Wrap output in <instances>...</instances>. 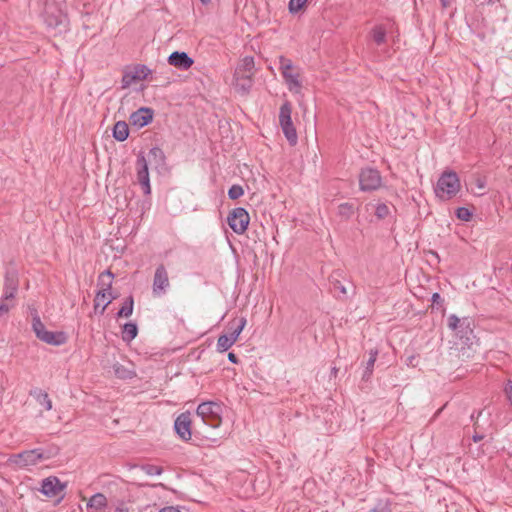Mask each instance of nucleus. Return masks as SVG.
Wrapping results in <instances>:
<instances>
[{
	"label": "nucleus",
	"mask_w": 512,
	"mask_h": 512,
	"mask_svg": "<svg viewBox=\"0 0 512 512\" xmlns=\"http://www.w3.org/2000/svg\"><path fill=\"white\" fill-rule=\"evenodd\" d=\"M255 62L252 56H245L235 68L231 85L242 94L248 93L253 85Z\"/></svg>",
	"instance_id": "obj_1"
},
{
	"label": "nucleus",
	"mask_w": 512,
	"mask_h": 512,
	"mask_svg": "<svg viewBox=\"0 0 512 512\" xmlns=\"http://www.w3.org/2000/svg\"><path fill=\"white\" fill-rule=\"evenodd\" d=\"M461 189V183L458 175L454 171H444L434 188L437 198L447 201L455 197Z\"/></svg>",
	"instance_id": "obj_2"
},
{
	"label": "nucleus",
	"mask_w": 512,
	"mask_h": 512,
	"mask_svg": "<svg viewBox=\"0 0 512 512\" xmlns=\"http://www.w3.org/2000/svg\"><path fill=\"white\" fill-rule=\"evenodd\" d=\"M112 282L113 274L109 270H106L99 275L98 285L100 286V289L97 291L94 300L95 312L103 314L106 307L115 298L111 292Z\"/></svg>",
	"instance_id": "obj_3"
},
{
	"label": "nucleus",
	"mask_w": 512,
	"mask_h": 512,
	"mask_svg": "<svg viewBox=\"0 0 512 512\" xmlns=\"http://www.w3.org/2000/svg\"><path fill=\"white\" fill-rule=\"evenodd\" d=\"M279 69L288 90L295 95L301 94V73L299 69L293 65V62L285 56H280Z\"/></svg>",
	"instance_id": "obj_4"
},
{
	"label": "nucleus",
	"mask_w": 512,
	"mask_h": 512,
	"mask_svg": "<svg viewBox=\"0 0 512 512\" xmlns=\"http://www.w3.org/2000/svg\"><path fill=\"white\" fill-rule=\"evenodd\" d=\"M196 414L205 425L219 428L222 423L223 406L215 401L202 402L198 405Z\"/></svg>",
	"instance_id": "obj_5"
},
{
	"label": "nucleus",
	"mask_w": 512,
	"mask_h": 512,
	"mask_svg": "<svg viewBox=\"0 0 512 512\" xmlns=\"http://www.w3.org/2000/svg\"><path fill=\"white\" fill-rule=\"evenodd\" d=\"M32 330L40 341L49 345L60 346L67 340L64 332L48 331L36 312L32 319Z\"/></svg>",
	"instance_id": "obj_6"
},
{
	"label": "nucleus",
	"mask_w": 512,
	"mask_h": 512,
	"mask_svg": "<svg viewBox=\"0 0 512 512\" xmlns=\"http://www.w3.org/2000/svg\"><path fill=\"white\" fill-rule=\"evenodd\" d=\"M292 106L288 101H285L279 111V123L281 129L291 145H295L297 143V132L293 125L292 118Z\"/></svg>",
	"instance_id": "obj_7"
},
{
	"label": "nucleus",
	"mask_w": 512,
	"mask_h": 512,
	"mask_svg": "<svg viewBox=\"0 0 512 512\" xmlns=\"http://www.w3.org/2000/svg\"><path fill=\"white\" fill-rule=\"evenodd\" d=\"M246 318L241 317L237 324L232 322L231 324V332L229 334H222L219 336L217 340V350L219 352H225L230 349L234 343L237 341L239 335L243 331L246 326Z\"/></svg>",
	"instance_id": "obj_8"
},
{
	"label": "nucleus",
	"mask_w": 512,
	"mask_h": 512,
	"mask_svg": "<svg viewBox=\"0 0 512 512\" xmlns=\"http://www.w3.org/2000/svg\"><path fill=\"white\" fill-rule=\"evenodd\" d=\"M227 222L233 232L238 235H242L247 230L250 222V216L246 209L237 207L229 212Z\"/></svg>",
	"instance_id": "obj_9"
},
{
	"label": "nucleus",
	"mask_w": 512,
	"mask_h": 512,
	"mask_svg": "<svg viewBox=\"0 0 512 512\" xmlns=\"http://www.w3.org/2000/svg\"><path fill=\"white\" fill-rule=\"evenodd\" d=\"M42 459V450L33 449L11 455L9 458V462L13 465H16L19 468H26L38 464Z\"/></svg>",
	"instance_id": "obj_10"
},
{
	"label": "nucleus",
	"mask_w": 512,
	"mask_h": 512,
	"mask_svg": "<svg viewBox=\"0 0 512 512\" xmlns=\"http://www.w3.org/2000/svg\"><path fill=\"white\" fill-rule=\"evenodd\" d=\"M380 173L373 168H365L359 175V184L362 191H373L381 186Z\"/></svg>",
	"instance_id": "obj_11"
},
{
	"label": "nucleus",
	"mask_w": 512,
	"mask_h": 512,
	"mask_svg": "<svg viewBox=\"0 0 512 512\" xmlns=\"http://www.w3.org/2000/svg\"><path fill=\"white\" fill-rule=\"evenodd\" d=\"M151 74V70L146 65H136L127 69L122 77V88H129L131 85L146 79Z\"/></svg>",
	"instance_id": "obj_12"
},
{
	"label": "nucleus",
	"mask_w": 512,
	"mask_h": 512,
	"mask_svg": "<svg viewBox=\"0 0 512 512\" xmlns=\"http://www.w3.org/2000/svg\"><path fill=\"white\" fill-rule=\"evenodd\" d=\"M136 172H137V180L141 185V188L145 195L151 194V185H150V177L148 170V163L143 154H139L136 160Z\"/></svg>",
	"instance_id": "obj_13"
},
{
	"label": "nucleus",
	"mask_w": 512,
	"mask_h": 512,
	"mask_svg": "<svg viewBox=\"0 0 512 512\" xmlns=\"http://www.w3.org/2000/svg\"><path fill=\"white\" fill-rule=\"evenodd\" d=\"M168 273L163 265L156 268L153 279V294L155 296H162L166 293L169 287Z\"/></svg>",
	"instance_id": "obj_14"
},
{
	"label": "nucleus",
	"mask_w": 512,
	"mask_h": 512,
	"mask_svg": "<svg viewBox=\"0 0 512 512\" xmlns=\"http://www.w3.org/2000/svg\"><path fill=\"white\" fill-rule=\"evenodd\" d=\"M174 429L178 436L185 441L191 439V418L189 413H181L175 420Z\"/></svg>",
	"instance_id": "obj_15"
},
{
	"label": "nucleus",
	"mask_w": 512,
	"mask_h": 512,
	"mask_svg": "<svg viewBox=\"0 0 512 512\" xmlns=\"http://www.w3.org/2000/svg\"><path fill=\"white\" fill-rule=\"evenodd\" d=\"M44 20L49 27L59 28L66 27L67 18L60 10L52 9L49 6L45 7Z\"/></svg>",
	"instance_id": "obj_16"
},
{
	"label": "nucleus",
	"mask_w": 512,
	"mask_h": 512,
	"mask_svg": "<svg viewBox=\"0 0 512 512\" xmlns=\"http://www.w3.org/2000/svg\"><path fill=\"white\" fill-rule=\"evenodd\" d=\"M18 290V275L14 270H9L5 274L3 299L11 300L15 297Z\"/></svg>",
	"instance_id": "obj_17"
},
{
	"label": "nucleus",
	"mask_w": 512,
	"mask_h": 512,
	"mask_svg": "<svg viewBox=\"0 0 512 512\" xmlns=\"http://www.w3.org/2000/svg\"><path fill=\"white\" fill-rule=\"evenodd\" d=\"M65 486L56 477H48L42 481L40 491L48 497H56L63 490Z\"/></svg>",
	"instance_id": "obj_18"
},
{
	"label": "nucleus",
	"mask_w": 512,
	"mask_h": 512,
	"mask_svg": "<svg viewBox=\"0 0 512 512\" xmlns=\"http://www.w3.org/2000/svg\"><path fill=\"white\" fill-rule=\"evenodd\" d=\"M168 63L178 69L188 70L194 60L186 52L175 51L169 55Z\"/></svg>",
	"instance_id": "obj_19"
},
{
	"label": "nucleus",
	"mask_w": 512,
	"mask_h": 512,
	"mask_svg": "<svg viewBox=\"0 0 512 512\" xmlns=\"http://www.w3.org/2000/svg\"><path fill=\"white\" fill-rule=\"evenodd\" d=\"M153 119V111L150 108L142 107L133 112L130 116V122L133 126L142 128L148 125Z\"/></svg>",
	"instance_id": "obj_20"
},
{
	"label": "nucleus",
	"mask_w": 512,
	"mask_h": 512,
	"mask_svg": "<svg viewBox=\"0 0 512 512\" xmlns=\"http://www.w3.org/2000/svg\"><path fill=\"white\" fill-rule=\"evenodd\" d=\"M465 326V331H459L461 333V338H466L469 340L468 334H471L473 330L470 327V320L468 318H464L460 320L456 315L452 314L448 317V327L455 331L458 327Z\"/></svg>",
	"instance_id": "obj_21"
},
{
	"label": "nucleus",
	"mask_w": 512,
	"mask_h": 512,
	"mask_svg": "<svg viewBox=\"0 0 512 512\" xmlns=\"http://www.w3.org/2000/svg\"><path fill=\"white\" fill-rule=\"evenodd\" d=\"M108 507V500L102 493H96L87 502V508L98 512Z\"/></svg>",
	"instance_id": "obj_22"
},
{
	"label": "nucleus",
	"mask_w": 512,
	"mask_h": 512,
	"mask_svg": "<svg viewBox=\"0 0 512 512\" xmlns=\"http://www.w3.org/2000/svg\"><path fill=\"white\" fill-rule=\"evenodd\" d=\"M30 394L36 399V401L45 408V410L50 411L52 409V401L49 398L47 392L42 389H34L30 392Z\"/></svg>",
	"instance_id": "obj_23"
},
{
	"label": "nucleus",
	"mask_w": 512,
	"mask_h": 512,
	"mask_svg": "<svg viewBox=\"0 0 512 512\" xmlns=\"http://www.w3.org/2000/svg\"><path fill=\"white\" fill-rule=\"evenodd\" d=\"M129 136V128L126 122L118 121L113 128V137L117 141H125Z\"/></svg>",
	"instance_id": "obj_24"
},
{
	"label": "nucleus",
	"mask_w": 512,
	"mask_h": 512,
	"mask_svg": "<svg viewBox=\"0 0 512 512\" xmlns=\"http://www.w3.org/2000/svg\"><path fill=\"white\" fill-rule=\"evenodd\" d=\"M137 333H138V329H137V325L135 323H132V322L126 323L123 326L122 339L124 341H131L137 336Z\"/></svg>",
	"instance_id": "obj_25"
},
{
	"label": "nucleus",
	"mask_w": 512,
	"mask_h": 512,
	"mask_svg": "<svg viewBox=\"0 0 512 512\" xmlns=\"http://www.w3.org/2000/svg\"><path fill=\"white\" fill-rule=\"evenodd\" d=\"M133 305H134L133 298L128 297L124 301L120 310L118 311V313H117L118 317H125V318L130 317L133 313Z\"/></svg>",
	"instance_id": "obj_26"
},
{
	"label": "nucleus",
	"mask_w": 512,
	"mask_h": 512,
	"mask_svg": "<svg viewBox=\"0 0 512 512\" xmlns=\"http://www.w3.org/2000/svg\"><path fill=\"white\" fill-rule=\"evenodd\" d=\"M354 211H355V207L352 203L345 202V203H341L338 206V215L345 219H349L350 217H352V215L354 214Z\"/></svg>",
	"instance_id": "obj_27"
},
{
	"label": "nucleus",
	"mask_w": 512,
	"mask_h": 512,
	"mask_svg": "<svg viewBox=\"0 0 512 512\" xmlns=\"http://www.w3.org/2000/svg\"><path fill=\"white\" fill-rule=\"evenodd\" d=\"M372 38L377 45L383 44L386 39V30L381 25L374 27Z\"/></svg>",
	"instance_id": "obj_28"
},
{
	"label": "nucleus",
	"mask_w": 512,
	"mask_h": 512,
	"mask_svg": "<svg viewBox=\"0 0 512 512\" xmlns=\"http://www.w3.org/2000/svg\"><path fill=\"white\" fill-rule=\"evenodd\" d=\"M114 372L118 378L131 379L135 376V373L122 365H114Z\"/></svg>",
	"instance_id": "obj_29"
},
{
	"label": "nucleus",
	"mask_w": 512,
	"mask_h": 512,
	"mask_svg": "<svg viewBox=\"0 0 512 512\" xmlns=\"http://www.w3.org/2000/svg\"><path fill=\"white\" fill-rule=\"evenodd\" d=\"M141 470L149 476H158L163 473V468L154 464H144L141 466Z\"/></svg>",
	"instance_id": "obj_30"
},
{
	"label": "nucleus",
	"mask_w": 512,
	"mask_h": 512,
	"mask_svg": "<svg viewBox=\"0 0 512 512\" xmlns=\"http://www.w3.org/2000/svg\"><path fill=\"white\" fill-rule=\"evenodd\" d=\"M244 194V190L240 185H232L228 190V196L230 199H238Z\"/></svg>",
	"instance_id": "obj_31"
},
{
	"label": "nucleus",
	"mask_w": 512,
	"mask_h": 512,
	"mask_svg": "<svg viewBox=\"0 0 512 512\" xmlns=\"http://www.w3.org/2000/svg\"><path fill=\"white\" fill-rule=\"evenodd\" d=\"M308 0H290L289 1V11L291 13H297L302 9V7L306 4Z\"/></svg>",
	"instance_id": "obj_32"
},
{
	"label": "nucleus",
	"mask_w": 512,
	"mask_h": 512,
	"mask_svg": "<svg viewBox=\"0 0 512 512\" xmlns=\"http://www.w3.org/2000/svg\"><path fill=\"white\" fill-rule=\"evenodd\" d=\"M456 216L460 220L469 221L472 217V212L466 207H460L456 211Z\"/></svg>",
	"instance_id": "obj_33"
},
{
	"label": "nucleus",
	"mask_w": 512,
	"mask_h": 512,
	"mask_svg": "<svg viewBox=\"0 0 512 512\" xmlns=\"http://www.w3.org/2000/svg\"><path fill=\"white\" fill-rule=\"evenodd\" d=\"M375 214L379 219H383L389 215V208L384 203H379L376 206Z\"/></svg>",
	"instance_id": "obj_34"
},
{
	"label": "nucleus",
	"mask_w": 512,
	"mask_h": 512,
	"mask_svg": "<svg viewBox=\"0 0 512 512\" xmlns=\"http://www.w3.org/2000/svg\"><path fill=\"white\" fill-rule=\"evenodd\" d=\"M369 512H391L390 504L388 501L381 500Z\"/></svg>",
	"instance_id": "obj_35"
},
{
	"label": "nucleus",
	"mask_w": 512,
	"mask_h": 512,
	"mask_svg": "<svg viewBox=\"0 0 512 512\" xmlns=\"http://www.w3.org/2000/svg\"><path fill=\"white\" fill-rule=\"evenodd\" d=\"M106 512H129V510L124 502L118 501L116 504L112 505Z\"/></svg>",
	"instance_id": "obj_36"
},
{
	"label": "nucleus",
	"mask_w": 512,
	"mask_h": 512,
	"mask_svg": "<svg viewBox=\"0 0 512 512\" xmlns=\"http://www.w3.org/2000/svg\"><path fill=\"white\" fill-rule=\"evenodd\" d=\"M7 300H4L3 297L1 298L0 302V316L7 313L10 310V305L6 303Z\"/></svg>",
	"instance_id": "obj_37"
},
{
	"label": "nucleus",
	"mask_w": 512,
	"mask_h": 512,
	"mask_svg": "<svg viewBox=\"0 0 512 512\" xmlns=\"http://www.w3.org/2000/svg\"><path fill=\"white\" fill-rule=\"evenodd\" d=\"M505 393L510 402V405L512 406V381H509L508 384L506 385Z\"/></svg>",
	"instance_id": "obj_38"
},
{
	"label": "nucleus",
	"mask_w": 512,
	"mask_h": 512,
	"mask_svg": "<svg viewBox=\"0 0 512 512\" xmlns=\"http://www.w3.org/2000/svg\"><path fill=\"white\" fill-rule=\"evenodd\" d=\"M375 362L376 361H374V359H368L364 376L370 375L372 373Z\"/></svg>",
	"instance_id": "obj_39"
},
{
	"label": "nucleus",
	"mask_w": 512,
	"mask_h": 512,
	"mask_svg": "<svg viewBox=\"0 0 512 512\" xmlns=\"http://www.w3.org/2000/svg\"><path fill=\"white\" fill-rule=\"evenodd\" d=\"M228 360H229L231 363H233V364H237V363H238V358H237V356H236L234 353H232V352H230V353L228 354Z\"/></svg>",
	"instance_id": "obj_40"
},
{
	"label": "nucleus",
	"mask_w": 512,
	"mask_h": 512,
	"mask_svg": "<svg viewBox=\"0 0 512 512\" xmlns=\"http://www.w3.org/2000/svg\"><path fill=\"white\" fill-rule=\"evenodd\" d=\"M159 512H181V511L175 507H165V508L161 509Z\"/></svg>",
	"instance_id": "obj_41"
},
{
	"label": "nucleus",
	"mask_w": 512,
	"mask_h": 512,
	"mask_svg": "<svg viewBox=\"0 0 512 512\" xmlns=\"http://www.w3.org/2000/svg\"><path fill=\"white\" fill-rule=\"evenodd\" d=\"M432 301L433 303H439L441 301V296L438 293H434L432 295Z\"/></svg>",
	"instance_id": "obj_42"
},
{
	"label": "nucleus",
	"mask_w": 512,
	"mask_h": 512,
	"mask_svg": "<svg viewBox=\"0 0 512 512\" xmlns=\"http://www.w3.org/2000/svg\"><path fill=\"white\" fill-rule=\"evenodd\" d=\"M369 355H370L369 359H374V361H376L378 352L376 350H371Z\"/></svg>",
	"instance_id": "obj_43"
},
{
	"label": "nucleus",
	"mask_w": 512,
	"mask_h": 512,
	"mask_svg": "<svg viewBox=\"0 0 512 512\" xmlns=\"http://www.w3.org/2000/svg\"><path fill=\"white\" fill-rule=\"evenodd\" d=\"M440 1H441L443 8H447L451 3V0H440Z\"/></svg>",
	"instance_id": "obj_44"
},
{
	"label": "nucleus",
	"mask_w": 512,
	"mask_h": 512,
	"mask_svg": "<svg viewBox=\"0 0 512 512\" xmlns=\"http://www.w3.org/2000/svg\"><path fill=\"white\" fill-rule=\"evenodd\" d=\"M473 440H474L475 442L480 441V435H478L477 433H475V434L473 435Z\"/></svg>",
	"instance_id": "obj_45"
},
{
	"label": "nucleus",
	"mask_w": 512,
	"mask_h": 512,
	"mask_svg": "<svg viewBox=\"0 0 512 512\" xmlns=\"http://www.w3.org/2000/svg\"><path fill=\"white\" fill-rule=\"evenodd\" d=\"M203 4H208L211 0H200Z\"/></svg>",
	"instance_id": "obj_46"
}]
</instances>
